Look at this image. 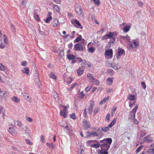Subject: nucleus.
<instances>
[{"instance_id":"f257e3e1","label":"nucleus","mask_w":154,"mask_h":154,"mask_svg":"<svg viewBox=\"0 0 154 154\" xmlns=\"http://www.w3.org/2000/svg\"><path fill=\"white\" fill-rule=\"evenodd\" d=\"M112 142V139L111 138H108L106 139L100 140V142L101 143V145L103 146H110V145L111 144Z\"/></svg>"},{"instance_id":"f03ea898","label":"nucleus","mask_w":154,"mask_h":154,"mask_svg":"<svg viewBox=\"0 0 154 154\" xmlns=\"http://www.w3.org/2000/svg\"><path fill=\"white\" fill-rule=\"evenodd\" d=\"M93 142L94 144H91V147H93L95 149H97L100 147L101 144H100V142L96 140H91L87 141L88 144H90L91 143Z\"/></svg>"},{"instance_id":"7ed1b4c3","label":"nucleus","mask_w":154,"mask_h":154,"mask_svg":"<svg viewBox=\"0 0 154 154\" xmlns=\"http://www.w3.org/2000/svg\"><path fill=\"white\" fill-rule=\"evenodd\" d=\"M138 108V106H136L134 109H133L131 112H130L129 119L133 120L135 118V114L137 109Z\"/></svg>"},{"instance_id":"20e7f679","label":"nucleus","mask_w":154,"mask_h":154,"mask_svg":"<svg viewBox=\"0 0 154 154\" xmlns=\"http://www.w3.org/2000/svg\"><path fill=\"white\" fill-rule=\"evenodd\" d=\"M101 150H99V154H108L107 151L109 149V146H103L101 145Z\"/></svg>"},{"instance_id":"39448f33","label":"nucleus","mask_w":154,"mask_h":154,"mask_svg":"<svg viewBox=\"0 0 154 154\" xmlns=\"http://www.w3.org/2000/svg\"><path fill=\"white\" fill-rule=\"evenodd\" d=\"M72 23L75 27L78 28H80L81 29L83 28V26L81 25L79 21L75 19H73L71 20Z\"/></svg>"},{"instance_id":"423d86ee","label":"nucleus","mask_w":154,"mask_h":154,"mask_svg":"<svg viewBox=\"0 0 154 154\" xmlns=\"http://www.w3.org/2000/svg\"><path fill=\"white\" fill-rule=\"evenodd\" d=\"M132 43H131L128 47V49L129 50H131L133 48H136L137 47L138 45L139 44V42L134 40L133 41Z\"/></svg>"},{"instance_id":"0eeeda50","label":"nucleus","mask_w":154,"mask_h":154,"mask_svg":"<svg viewBox=\"0 0 154 154\" xmlns=\"http://www.w3.org/2000/svg\"><path fill=\"white\" fill-rule=\"evenodd\" d=\"M117 35L116 32H109L108 34H106L103 37V39H107L108 38H111L113 37L114 36Z\"/></svg>"},{"instance_id":"6e6552de","label":"nucleus","mask_w":154,"mask_h":154,"mask_svg":"<svg viewBox=\"0 0 154 154\" xmlns=\"http://www.w3.org/2000/svg\"><path fill=\"white\" fill-rule=\"evenodd\" d=\"M63 107L64 108L62 110H61L60 112V115L62 116L63 118H66V109H67L66 106H63L62 105H60V107Z\"/></svg>"},{"instance_id":"1a4fd4ad","label":"nucleus","mask_w":154,"mask_h":154,"mask_svg":"<svg viewBox=\"0 0 154 154\" xmlns=\"http://www.w3.org/2000/svg\"><path fill=\"white\" fill-rule=\"evenodd\" d=\"M74 49L75 51H83V46L79 43H77L75 45Z\"/></svg>"},{"instance_id":"9d476101","label":"nucleus","mask_w":154,"mask_h":154,"mask_svg":"<svg viewBox=\"0 0 154 154\" xmlns=\"http://www.w3.org/2000/svg\"><path fill=\"white\" fill-rule=\"evenodd\" d=\"M61 24V23L59 22L58 19L57 18H54L51 23L52 25L54 27H58Z\"/></svg>"},{"instance_id":"9b49d317","label":"nucleus","mask_w":154,"mask_h":154,"mask_svg":"<svg viewBox=\"0 0 154 154\" xmlns=\"http://www.w3.org/2000/svg\"><path fill=\"white\" fill-rule=\"evenodd\" d=\"M83 128L86 129L90 128V124L88 121L84 119L83 121Z\"/></svg>"},{"instance_id":"f8f14e48","label":"nucleus","mask_w":154,"mask_h":154,"mask_svg":"<svg viewBox=\"0 0 154 154\" xmlns=\"http://www.w3.org/2000/svg\"><path fill=\"white\" fill-rule=\"evenodd\" d=\"M118 51V53L116 54V58L117 59L119 58L120 56L123 54L125 55V53L124 50L122 49L119 48Z\"/></svg>"},{"instance_id":"ddd939ff","label":"nucleus","mask_w":154,"mask_h":154,"mask_svg":"<svg viewBox=\"0 0 154 154\" xmlns=\"http://www.w3.org/2000/svg\"><path fill=\"white\" fill-rule=\"evenodd\" d=\"M94 103L93 101H90V104L88 108V111L89 112L90 114H92L93 111V107L94 106Z\"/></svg>"},{"instance_id":"4468645a","label":"nucleus","mask_w":154,"mask_h":154,"mask_svg":"<svg viewBox=\"0 0 154 154\" xmlns=\"http://www.w3.org/2000/svg\"><path fill=\"white\" fill-rule=\"evenodd\" d=\"M85 68V66H82L81 68L78 69L77 70V73L78 75H81L83 74L84 72V69Z\"/></svg>"},{"instance_id":"2eb2a0df","label":"nucleus","mask_w":154,"mask_h":154,"mask_svg":"<svg viewBox=\"0 0 154 154\" xmlns=\"http://www.w3.org/2000/svg\"><path fill=\"white\" fill-rule=\"evenodd\" d=\"M75 11L77 14L79 15H82L83 14V12L82 11V9L79 6L76 7L75 8Z\"/></svg>"},{"instance_id":"dca6fc26","label":"nucleus","mask_w":154,"mask_h":154,"mask_svg":"<svg viewBox=\"0 0 154 154\" xmlns=\"http://www.w3.org/2000/svg\"><path fill=\"white\" fill-rule=\"evenodd\" d=\"M22 94L23 95L25 99L27 101H29L31 100V97H29V94L27 93L23 92L22 93Z\"/></svg>"},{"instance_id":"f3484780","label":"nucleus","mask_w":154,"mask_h":154,"mask_svg":"<svg viewBox=\"0 0 154 154\" xmlns=\"http://www.w3.org/2000/svg\"><path fill=\"white\" fill-rule=\"evenodd\" d=\"M145 138L146 140L147 143H149L153 141L151 137V134L148 135L146 136L145 137Z\"/></svg>"},{"instance_id":"a211bd4d","label":"nucleus","mask_w":154,"mask_h":154,"mask_svg":"<svg viewBox=\"0 0 154 154\" xmlns=\"http://www.w3.org/2000/svg\"><path fill=\"white\" fill-rule=\"evenodd\" d=\"M112 49H110L106 51V54L108 56H110V58L112 57Z\"/></svg>"},{"instance_id":"6ab92c4d","label":"nucleus","mask_w":154,"mask_h":154,"mask_svg":"<svg viewBox=\"0 0 154 154\" xmlns=\"http://www.w3.org/2000/svg\"><path fill=\"white\" fill-rule=\"evenodd\" d=\"M22 72L23 73H26V75L28 76L30 75L29 73V69L28 68L25 67L22 70Z\"/></svg>"},{"instance_id":"aec40b11","label":"nucleus","mask_w":154,"mask_h":154,"mask_svg":"<svg viewBox=\"0 0 154 154\" xmlns=\"http://www.w3.org/2000/svg\"><path fill=\"white\" fill-rule=\"evenodd\" d=\"M113 78H109L107 79L106 80V83L109 85H111L113 82Z\"/></svg>"},{"instance_id":"412c9836","label":"nucleus","mask_w":154,"mask_h":154,"mask_svg":"<svg viewBox=\"0 0 154 154\" xmlns=\"http://www.w3.org/2000/svg\"><path fill=\"white\" fill-rule=\"evenodd\" d=\"M53 7L54 11L58 12L59 13H60V8L58 5L54 4Z\"/></svg>"},{"instance_id":"4be33fe9","label":"nucleus","mask_w":154,"mask_h":154,"mask_svg":"<svg viewBox=\"0 0 154 154\" xmlns=\"http://www.w3.org/2000/svg\"><path fill=\"white\" fill-rule=\"evenodd\" d=\"M53 96L54 97V99L56 100V101L58 103L59 102V100H58V94H57L55 92H54L53 93Z\"/></svg>"},{"instance_id":"5701e85b","label":"nucleus","mask_w":154,"mask_h":154,"mask_svg":"<svg viewBox=\"0 0 154 154\" xmlns=\"http://www.w3.org/2000/svg\"><path fill=\"white\" fill-rule=\"evenodd\" d=\"M13 101L17 103H18L20 101V99L17 98V97L14 96L11 97V99Z\"/></svg>"},{"instance_id":"b1692460","label":"nucleus","mask_w":154,"mask_h":154,"mask_svg":"<svg viewBox=\"0 0 154 154\" xmlns=\"http://www.w3.org/2000/svg\"><path fill=\"white\" fill-rule=\"evenodd\" d=\"M87 76L88 78L89 82H91V81L93 80V79L94 78L92 75L90 73H88L87 74Z\"/></svg>"},{"instance_id":"393cba45","label":"nucleus","mask_w":154,"mask_h":154,"mask_svg":"<svg viewBox=\"0 0 154 154\" xmlns=\"http://www.w3.org/2000/svg\"><path fill=\"white\" fill-rule=\"evenodd\" d=\"M109 127L108 126V127H103L101 128L102 130L104 132H107L109 130Z\"/></svg>"},{"instance_id":"a878e982","label":"nucleus","mask_w":154,"mask_h":154,"mask_svg":"<svg viewBox=\"0 0 154 154\" xmlns=\"http://www.w3.org/2000/svg\"><path fill=\"white\" fill-rule=\"evenodd\" d=\"M67 58L69 60L74 59L75 58V56L72 54H68L67 55Z\"/></svg>"},{"instance_id":"bb28decb","label":"nucleus","mask_w":154,"mask_h":154,"mask_svg":"<svg viewBox=\"0 0 154 154\" xmlns=\"http://www.w3.org/2000/svg\"><path fill=\"white\" fill-rule=\"evenodd\" d=\"M128 99L130 100H135V96L134 95L129 94Z\"/></svg>"},{"instance_id":"cd10ccee","label":"nucleus","mask_w":154,"mask_h":154,"mask_svg":"<svg viewBox=\"0 0 154 154\" xmlns=\"http://www.w3.org/2000/svg\"><path fill=\"white\" fill-rule=\"evenodd\" d=\"M34 17L35 19L38 22L40 21V20L39 17V16L35 12L34 14Z\"/></svg>"},{"instance_id":"c85d7f7f","label":"nucleus","mask_w":154,"mask_h":154,"mask_svg":"<svg viewBox=\"0 0 154 154\" xmlns=\"http://www.w3.org/2000/svg\"><path fill=\"white\" fill-rule=\"evenodd\" d=\"M130 28L131 26H126L124 27L123 30L124 32H126L129 31Z\"/></svg>"},{"instance_id":"c756f323","label":"nucleus","mask_w":154,"mask_h":154,"mask_svg":"<svg viewBox=\"0 0 154 154\" xmlns=\"http://www.w3.org/2000/svg\"><path fill=\"white\" fill-rule=\"evenodd\" d=\"M0 42L1 43L0 45V48L1 49H4L6 46V44L2 42V39H0Z\"/></svg>"},{"instance_id":"7c9ffc66","label":"nucleus","mask_w":154,"mask_h":154,"mask_svg":"<svg viewBox=\"0 0 154 154\" xmlns=\"http://www.w3.org/2000/svg\"><path fill=\"white\" fill-rule=\"evenodd\" d=\"M14 123L15 125H17L20 127H21L22 126V123L18 121H15Z\"/></svg>"},{"instance_id":"2f4dec72","label":"nucleus","mask_w":154,"mask_h":154,"mask_svg":"<svg viewBox=\"0 0 154 154\" xmlns=\"http://www.w3.org/2000/svg\"><path fill=\"white\" fill-rule=\"evenodd\" d=\"M91 133V137H94L95 136L98 137L99 136V134L97 133V132L95 131H92Z\"/></svg>"},{"instance_id":"473e14b6","label":"nucleus","mask_w":154,"mask_h":154,"mask_svg":"<svg viewBox=\"0 0 154 154\" xmlns=\"http://www.w3.org/2000/svg\"><path fill=\"white\" fill-rule=\"evenodd\" d=\"M109 99V98L108 97L105 98L103 99L100 102V104H103L104 103H105L106 101H107Z\"/></svg>"},{"instance_id":"72a5a7b5","label":"nucleus","mask_w":154,"mask_h":154,"mask_svg":"<svg viewBox=\"0 0 154 154\" xmlns=\"http://www.w3.org/2000/svg\"><path fill=\"white\" fill-rule=\"evenodd\" d=\"M46 145L49 147L52 148H54L56 146L54 144L52 143H51V144H50L48 143H46Z\"/></svg>"},{"instance_id":"f704fd0d","label":"nucleus","mask_w":154,"mask_h":154,"mask_svg":"<svg viewBox=\"0 0 154 154\" xmlns=\"http://www.w3.org/2000/svg\"><path fill=\"white\" fill-rule=\"evenodd\" d=\"M116 40L115 38L113 37L110 38V40L109 42V44H113L115 42Z\"/></svg>"},{"instance_id":"c9c22d12","label":"nucleus","mask_w":154,"mask_h":154,"mask_svg":"<svg viewBox=\"0 0 154 154\" xmlns=\"http://www.w3.org/2000/svg\"><path fill=\"white\" fill-rule=\"evenodd\" d=\"M107 71L111 76L113 75L114 74V72L112 69H108Z\"/></svg>"},{"instance_id":"e433bc0d","label":"nucleus","mask_w":154,"mask_h":154,"mask_svg":"<svg viewBox=\"0 0 154 154\" xmlns=\"http://www.w3.org/2000/svg\"><path fill=\"white\" fill-rule=\"evenodd\" d=\"M116 118H115L110 123V124L109 125V126L110 128L112 127L116 123Z\"/></svg>"},{"instance_id":"4c0bfd02","label":"nucleus","mask_w":154,"mask_h":154,"mask_svg":"<svg viewBox=\"0 0 154 154\" xmlns=\"http://www.w3.org/2000/svg\"><path fill=\"white\" fill-rule=\"evenodd\" d=\"M11 27L12 32H13L14 34H15L16 33L15 27L13 26L12 23L11 25Z\"/></svg>"},{"instance_id":"58836bf2","label":"nucleus","mask_w":154,"mask_h":154,"mask_svg":"<svg viewBox=\"0 0 154 154\" xmlns=\"http://www.w3.org/2000/svg\"><path fill=\"white\" fill-rule=\"evenodd\" d=\"M91 82L93 83L94 84L96 85H98L99 83V81L94 78L93 79V80L91 81Z\"/></svg>"},{"instance_id":"ea45409f","label":"nucleus","mask_w":154,"mask_h":154,"mask_svg":"<svg viewBox=\"0 0 154 154\" xmlns=\"http://www.w3.org/2000/svg\"><path fill=\"white\" fill-rule=\"evenodd\" d=\"M109 67H112V68H113L114 69H116V70L119 69V68H118V67L117 66H116L115 65H114L113 64H112V63H109Z\"/></svg>"},{"instance_id":"a19ab883","label":"nucleus","mask_w":154,"mask_h":154,"mask_svg":"<svg viewBox=\"0 0 154 154\" xmlns=\"http://www.w3.org/2000/svg\"><path fill=\"white\" fill-rule=\"evenodd\" d=\"M79 35V37H77L74 40V42H78L79 41H81L82 38V36L80 35Z\"/></svg>"},{"instance_id":"79ce46f5","label":"nucleus","mask_w":154,"mask_h":154,"mask_svg":"<svg viewBox=\"0 0 154 154\" xmlns=\"http://www.w3.org/2000/svg\"><path fill=\"white\" fill-rule=\"evenodd\" d=\"M52 17L51 16L48 17L45 22L47 23H49L52 20Z\"/></svg>"},{"instance_id":"37998d69","label":"nucleus","mask_w":154,"mask_h":154,"mask_svg":"<svg viewBox=\"0 0 154 154\" xmlns=\"http://www.w3.org/2000/svg\"><path fill=\"white\" fill-rule=\"evenodd\" d=\"M7 68L1 63H0V70L3 71H4L5 69Z\"/></svg>"},{"instance_id":"c03bdc74","label":"nucleus","mask_w":154,"mask_h":154,"mask_svg":"<svg viewBox=\"0 0 154 154\" xmlns=\"http://www.w3.org/2000/svg\"><path fill=\"white\" fill-rule=\"evenodd\" d=\"M91 2H93L97 6H99L100 3L99 0H91Z\"/></svg>"},{"instance_id":"a18cd8bd","label":"nucleus","mask_w":154,"mask_h":154,"mask_svg":"<svg viewBox=\"0 0 154 154\" xmlns=\"http://www.w3.org/2000/svg\"><path fill=\"white\" fill-rule=\"evenodd\" d=\"M68 81L66 80L65 79L64 80V82L66 83L67 85H69L71 82V80L70 78H69L68 79Z\"/></svg>"},{"instance_id":"49530a36","label":"nucleus","mask_w":154,"mask_h":154,"mask_svg":"<svg viewBox=\"0 0 154 154\" xmlns=\"http://www.w3.org/2000/svg\"><path fill=\"white\" fill-rule=\"evenodd\" d=\"M95 50V48H94L93 47H91L88 48V51L91 53H93Z\"/></svg>"},{"instance_id":"de8ad7c7","label":"nucleus","mask_w":154,"mask_h":154,"mask_svg":"<svg viewBox=\"0 0 154 154\" xmlns=\"http://www.w3.org/2000/svg\"><path fill=\"white\" fill-rule=\"evenodd\" d=\"M69 116L70 118L73 119H75L76 118V116L75 113H72L70 114Z\"/></svg>"},{"instance_id":"09e8293b","label":"nucleus","mask_w":154,"mask_h":154,"mask_svg":"<svg viewBox=\"0 0 154 154\" xmlns=\"http://www.w3.org/2000/svg\"><path fill=\"white\" fill-rule=\"evenodd\" d=\"M82 65H83L85 66L88 65V66H91L90 65L88 64L87 63H86V61L85 60H82Z\"/></svg>"},{"instance_id":"8fccbe9b","label":"nucleus","mask_w":154,"mask_h":154,"mask_svg":"<svg viewBox=\"0 0 154 154\" xmlns=\"http://www.w3.org/2000/svg\"><path fill=\"white\" fill-rule=\"evenodd\" d=\"M143 148V145H141L137 149H136V152L137 153H138Z\"/></svg>"},{"instance_id":"3c124183","label":"nucleus","mask_w":154,"mask_h":154,"mask_svg":"<svg viewBox=\"0 0 154 154\" xmlns=\"http://www.w3.org/2000/svg\"><path fill=\"white\" fill-rule=\"evenodd\" d=\"M110 114L108 113L107 114L105 118V120L107 121L108 122H109L110 120Z\"/></svg>"},{"instance_id":"603ef678","label":"nucleus","mask_w":154,"mask_h":154,"mask_svg":"<svg viewBox=\"0 0 154 154\" xmlns=\"http://www.w3.org/2000/svg\"><path fill=\"white\" fill-rule=\"evenodd\" d=\"M141 84L142 88L144 89H145L146 88V85L145 83L144 82H141Z\"/></svg>"},{"instance_id":"864d4df0","label":"nucleus","mask_w":154,"mask_h":154,"mask_svg":"<svg viewBox=\"0 0 154 154\" xmlns=\"http://www.w3.org/2000/svg\"><path fill=\"white\" fill-rule=\"evenodd\" d=\"M146 134V132L144 131H142L140 133V137H142L145 136Z\"/></svg>"},{"instance_id":"5fc2aeb1","label":"nucleus","mask_w":154,"mask_h":154,"mask_svg":"<svg viewBox=\"0 0 154 154\" xmlns=\"http://www.w3.org/2000/svg\"><path fill=\"white\" fill-rule=\"evenodd\" d=\"M5 91H2L0 88V95L1 96H4L5 94Z\"/></svg>"},{"instance_id":"6e6d98bb","label":"nucleus","mask_w":154,"mask_h":154,"mask_svg":"<svg viewBox=\"0 0 154 154\" xmlns=\"http://www.w3.org/2000/svg\"><path fill=\"white\" fill-rule=\"evenodd\" d=\"M85 96V94L83 93V91H82L79 94V97L81 98Z\"/></svg>"},{"instance_id":"4d7b16f0","label":"nucleus","mask_w":154,"mask_h":154,"mask_svg":"<svg viewBox=\"0 0 154 154\" xmlns=\"http://www.w3.org/2000/svg\"><path fill=\"white\" fill-rule=\"evenodd\" d=\"M130 37L129 36H128V35H126V37L125 40L127 42H131L130 41Z\"/></svg>"},{"instance_id":"13d9d810","label":"nucleus","mask_w":154,"mask_h":154,"mask_svg":"<svg viewBox=\"0 0 154 154\" xmlns=\"http://www.w3.org/2000/svg\"><path fill=\"white\" fill-rule=\"evenodd\" d=\"M50 77L52 79H55L56 78V77L54 74H51L50 75Z\"/></svg>"},{"instance_id":"bf43d9fd","label":"nucleus","mask_w":154,"mask_h":154,"mask_svg":"<svg viewBox=\"0 0 154 154\" xmlns=\"http://www.w3.org/2000/svg\"><path fill=\"white\" fill-rule=\"evenodd\" d=\"M148 152H149L152 153L153 154H154V148L151 149H149L148 150Z\"/></svg>"},{"instance_id":"052dcab7","label":"nucleus","mask_w":154,"mask_h":154,"mask_svg":"<svg viewBox=\"0 0 154 154\" xmlns=\"http://www.w3.org/2000/svg\"><path fill=\"white\" fill-rule=\"evenodd\" d=\"M64 54L63 50H60L59 53L60 56H63L64 55Z\"/></svg>"},{"instance_id":"680f3d73","label":"nucleus","mask_w":154,"mask_h":154,"mask_svg":"<svg viewBox=\"0 0 154 154\" xmlns=\"http://www.w3.org/2000/svg\"><path fill=\"white\" fill-rule=\"evenodd\" d=\"M76 59L77 60L76 62L79 63L81 62L82 60L81 58L79 57L76 58Z\"/></svg>"},{"instance_id":"e2e57ef3","label":"nucleus","mask_w":154,"mask_h":154,"mask_svg":"<svg viewBox=\"0 0 154 154\" xmlns=\"http://www.w3.org/2000/svg\"><path fill=\"white\" fill-rule=\"evenodd\" d=\"M27 62L25 61L21 62V65L23 66H26L27 65Z\"/></svg>"},{"instance_id":"0e129e2a","label":"nucleus","mask_w":154,"mask_h":154,"mask_svg":"<svg viewBox=\"0 0 154 154\" xmlns=\"http://www.w3.org/2000/svg\"><path fill=\"white\" fill-rule=\"evenodd\" d=\"M26 143L27 144H29L30 145H32V143L30 142L29 140L28 139H26Z\"/></svg>"},{"instance_id":"69168bd1","label":"nucleus","mask_w":154,"mask_h":154,"mask_svg":"<svg viewBox=\"0 0 154 154\" xmlns=\"http://www.w3.org/2000/svg\"><path fill=\"white\" fill-rule=\"evenodd\" d=\"M99 110V109H95L94 111V115L95 116L96 115V114L98 112Z\"/></svg>"},{"instance_id":"338daca9","label":"nucleus","mask_w":154,"mask_h":154,"mask_svg":"<svg viewBox=\"0 0 154 154\" xmlns=\"http://www.w3.org/2000/svg\"><path fill=\"white\" fill-rule=\"evenodd\" d=\"M146 142H147L146 140V139H145L144 137V138L143 139L141 140L140 143H143Z\"/></svg>"},{"instance_id":"774afa93","label":"nucleus","mask_w":154,"mask_h":154,"mask_svg":"<svg viewBox=\"0 0 154 154\" xmlns=\"http://www.w3.org/2000/svg\"><path fill=\"white\" fill-rule=\"evenodd\" d=\"M87 137H91V132L88 131L87 132Z\"/></svg>"}]
</instances>
